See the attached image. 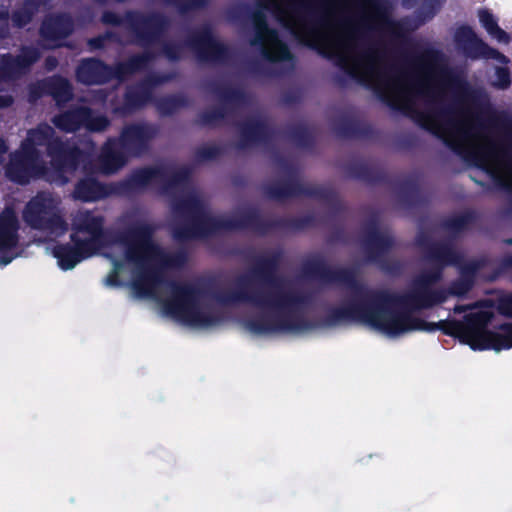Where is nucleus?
<instances>
[{"instance_id": "obj_9", "label": "nucleus", "mask_w": 512, "mask_h": 512, "mask_svg": "<svg viewBox=\"0 0 512 512\" xmlns=\"http://www.w3.org/2000/svg\"><path fill=\"white\" fill-rule=\"evenodd\" d=\"M58 200L48 194L35 197L27 206L24 217L28 223L35 227L42 226V221L54 216Z\"/></svg>"}, {"instance_id": "obj_20", "label": "nucleus", "mask_w": 512, "mask_h": 512, "mask_svg": "<svg viewBox=\"0 0 512 512\" xmlns=\"http://www.w3.org/2000/svg\"><path fill=\"white\" fill-rule=\"evenodd\" d=\"M28 141H30V142H32V143L38 142L37 133H36V132H32V133H30V136H29V138H28Z\"/></svg>"}, {"instance_id": "obj_10", "label": "nucleus", "mask_w": 512, "mask_h": 512, "mask_svg": "<svg viewBox=\"0 0 512 512\" xmlns=\"http://www.w3.org/2000/svg\"><path fill=\"white\" fill-rule=\"evenodd\" d=\"M256 42L261 45L264 54L271 60H285L290 56L287 47L263 23L257 24Z\"/></svg>"}, {"instance_id": "obj_16", "label": "nucleus", "mask_w": 512, "mask_h": 512, "mask_svg": "<svg viewBox=\"0 0 512 512\" xmlns=\"http://www.w3.org/2000/svg\"><path fill=\"white\" fill-rule=\"evenodd\" d=\"M496 78L493 79V85L499 88H505L509 84V75L505 68L497 67L495 72Z\"/></svg>"}, {"instance_id": "obj_5", "label": "nucleus", "mask_w": 512, "mask_h": 512, "mask_svg": "<svg viewBox=\"0 0 512 512\" xmlns=\"http://www.w3.org/2000/svg\"><path fill=\"white\" fill-rule=\"evenodd\" d=\"M158 309L162 315L193 329H208L220 321L217 312L182 289H173L164 299H160Z\"/></svg>"}, {"instance_id": "obj_21", "label": "nucleus", "mask_w": 512, "mask_h": 512, "mask_svg": "<svg viewBox=\"0 0 512 512\" xmlns=\"http://www.w3.org/2000/svg\"><path fill=\"white\" fill-rule=\"evenodd\" d=\"M21 165H22L23 167H26V166L28 165V161H27L26 159H25V160H23V161L21 162Z\"/></svg>"}, {"instance_id": "obj_4", "label": "nucleus", "mask_w": 512, "mask_h": 512, "mask_svg": "<svg viewBox=\"0 0 512 512\" xmlns=\"http://www.w3.org/2000/svg\"><path fill=\"white\" fill-rule=\"evenodd\" d=\"M492 318L491 308L486 305L470 308L465 321L454 324V333L461 342L473 350H494L512 348V324H507L492 331L487 323Z\"/></svg>"}, {"instance_id": "obj_8", "label": "nucleus", "mask_w": 512, "mask_h": 512, "mask_svg": "<svg viewBox=\"0 0 512 512\" xmlns=\"http://www.w3.org/2000/svg\"><path fill=\"white\" fill-rule=\"evenodd\" d=\"M16 217L6 210L0 217V263L8 264L15 257L11 251L16 246Z\"/></svg>"}, {"instance_id": "obj_6", "label": "nucleus", "mask_w": 512, "mask_h": 512, "mask_svg": "<svg viewBox=\"0 0 512 512\" xmlns=\"http://www.w3.org/2000/svg\"><path fill=\"white\" fill-rule=\"evenodd\" d=\"M448 84V75L436 67H431L421 74L417 83H412L407 77L401 76L389 80L383 89L385 96L394 106L408 109L417 94L441 92Z\"/></svg>"}, {"instance_id": "obj_2", "label": "nucleus", "mask_w": 512, "mask_h": 512, "mask_svg": "<svg viewBox=\"0 0 512 512\" xmlns=\"http://www.w3.org/2000/svg\"><path fill=\"white\" fill-rule=\"evenodd\" d=\"M272 5L280 21L302 41L335 58L349 73L368 84L378 82L377 58L359 49L353 27L328 23L309 28L296 15L294 0H274Z\"/></svg>"}, {"instance_id": "obj_11", "label": "nucleus", "mask_w": 512, "mask_h": 512, "mask_svg": "<svg viewBox=\"0 0 512 512\" xmlns=\"http://www.w3.org/2000/svg\"><path fill=\"white\" fill-rule=\"evenodd\" d=\"M80 121L91 130H102L106 127L107 121L103 117L90 118L86 111L71 112L61 115L55 119V124L66 131H73L78 128Z\"/></svg>"}, {"instance_id": "obj_15", "label": "nucleus", "mask_w": 512, "mask_h": 512, "mask_svg": "<svg viewBox=\"0 0 512 512\" xmlns=\"http://www.w3.org/2000/svg\"><path fill=\"white\" fill-rule=\"evenodd\" d=\"M249 331L258 335H267L277 331H286L288 328L282 326H272L264 321L252 322L248 325Z\"/></svg>"}, {"instance_id": "obj_3", "label": "nucleus", "mask_w": 512, "mask_h": 512, "mask_svg": "<svg viewBox=\"0 0 512 512\" xmlns=\"http://www.w3.org/2000/svg\"><path fill=\"white\" fill-rule=\"evenodd\" d=\"M425 126L499 183L512 188V158L492 142L472 117L429 118Z\"/></svg>"}, {"instance_id": "obj_19", "label": "nucleus", "mask_w": 512, "mask_h": 512, "mask_svg": "<svg viewBox=\"0 0 512 512\" xmlns=\"http://www.w3.org/2000/svg\"><path fill=\"white\" fill-rule=\"evenodd\" d=\"M44 174L46 175L47 179L50 180V181H58V177L57 176H54L53 173H51L50 171H46L44 172Z\"/></svg>"}, {"instance_id": "obj_18", "label": "nucleus", "mask_w": 512, "mask_h": 512, "mask_svg": "<svg viewBox=\"0 0 512 512\" xmlns=\"http://www.w3.org/2000/svg\"><path fill=\"white\" fill-rule=\"evenodd\" d=\"M9 176L11 177V179L15 180V181H18V182H24V179L18 175H16L14 172H13V169L10 168L9 169Z\"/></svg>"}, {"instance_id": "obj_17", "label": "nucleus", "mask_w": 512, "mask_h": 512, "mask_svg": "<svg viewBox=\"0 0 512 512\" xmlns=\"http://www.w3.org/2000/svg\"><path fill=\"white\" fill-rule=\"evenodd\" d=\"M49 229H51L52 233H54L56 236L62 234L65 231L63 223L58 217L51 220Z\"/></svg>"}, {"instance_id": "obj_22", "label": "nucleus", "mask_w": 512, "mask_h": 512, "mask_svg": "<svg viewBox=\"0 0 512 512\" xmlns=\"http://www.w3.org/2000/svg\"><path fill=\"white\" fill-rule=\"evenodd\" d=\"M456 311H457V312H462V311H463V308H462V307H456Z\"/></svg>"}, {"instance_id": "obj_12", "label": "nucleus", "mask_w": 512, "mask_h": 512, "mask_svg": "<svg viewBox=\"0 0 512 512\" xmlns=\"http://www.w3.org/2000/svg\"><path fill=\"white\" fill-rule=\"evenodd\" d=\"M479 21L488 34L499 43L507 44L510 41L509 35L498 25L494 16L487 10L479 11Z\"/></svg>"}, {"instance_id": "obj_14", "label": "nucleus", "mask_w": 512, "mask_h": 512, "mask_svg": "<svg viewBox=\"0 0 512 512\" xmlns=\"http://www.w3.org/2000/svg\"><path fill=\"white\" fill-rule=\"evenodd\" d=\"M75 196L85 201L95 200L101 196V188L96 181L88 179L78 184Z\"/></svg>"}, {"instance_id": "obj_1", "label": "nucleus", "mask_w": 512, "mask_h": 512, "mask_svg": "<svg viewBox=\"0 0 512 512\" xmlns=\"http://www.w3.org/2000/svg\"><path fill=\"white\" fill-rule=\"evenodd\" d=\"M74 230V249L57 247L53 250L62 270L72 269L101 251L112 264L106 280L108 285H127L131 295L138 299L157 297L160 290L157 271L165 257L150 239L142 238L133 243L115 241L101 246V220L88 213L75 218Z\"/></svg>"}, {"instance_id": "obj_13", "label": "nucleus", "mask_w": 512, "mask_h": 512, "mask_svg": "<svg viewBox=\"0 0 512 512\" xmlns=\"http://www.w3.org/2000/svg\"><path fill=\"white\" fill-rule=\"evenodd\" d=\"M460 41H467L472 45L478 47L481 51V55L488 59H494L496 62L500 64H504L506 62L505 57L493 49L488 48L484 45L480 40L477 39L474 32L470 28H462L459 33Z\"/></svg>"}, {"instance_id": "obj_7", "label": "nucleus", "mask_w": 512, "mask_h": 512, "mask_svg": "<svg viewBox=\"0 0 512 512\" xmlns=\"http://www.w3.org/2000/svg\"><path fill=\"white\" fill-rule=\"evenodd\" d=\"M358 319L370 329L389 338H396L413 330L423 329L422 323L407 313L391 311L383 306L361 308Z\"/></svg>"}]
</instances>
